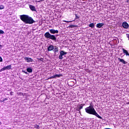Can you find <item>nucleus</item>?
<instances>
[{"instance_id":"obj_6","label":"nucleus","mask_w":129,"mask_h":129,"mask_svg":"<svg viewBox=\"0 0 129 129\" xmlns=\"http://www.w3.org/2000/svg\"><path fill=\"white\" fill-rule=\"evenodd\" d=\"M49 32L50 34H58V33H59V31H58V30H55L53 29H50Z\"/></svg>"},{"instance_id":"obj_21","label":"nucleus","mask_w":129,"mask_h":129,"mask_svg":"<svg viewBox=\"0 0 129 129\" xmlns=\"http://www.w3.org/2000/svg\"><path fill=\"white\" fill-rule=\"evenodd\" d=\"M5 9V6L4 5H0V10H4Z\"/></svg>"},{"instance_id":"obj_25","label":"nucleus","mask_w":129,"mask_h":129,"mask_svg":"<svg viewBox=\"0 0 129 129\" xmlns=\"http://www.w3.org/2000/svg\"><path fill=\"white\" fill-rule=\"evenodd\" d=\"M2 71H5V69H4V68H3L2 69H1L0 70V72H2Z\"/></svg>"},{"instance_id":"obj_33","label":"nucleus","mask_w":129,"mask_h":129,"mask_svg":"<svg viewBox=\"0 0 129 129\" xmlns=\"http://www.w3.org/2000/svg\"><path fill=\"white\" fill-rule=\"evenodd\" d=\"M126 104H129V101L126 103Z\"/></svg>"},{"instance_id":"obj_16","label":"nucleus","mask_w":129,"mask_h":129,"mask_svg":"<svg viewBox=\"0 0 129 129\" xmlns=\"http://www.w3.org/2000/svg\"><path fill=\"white\" fill-rule=\"evenodd\" d=\"M60 54L62 55V56H64V55H66L67 54V52H64L63 50L60 51Z\"/></svg>"},{"instance_id":"obj_8","label":"nucleus","mask_w":129,"mask_h":129,"mask_svg":"<svg viewBox=\"0 0 129 129\" xmlns=\"http://www.w3.org/2000/svg\"><path fill=\"white\" fill-rule=\"evenodd\" d=\"M24 60H25V61H27L28 63H30V62H34V60L30 57H24Z\"/></svg>"},{"instance_id":"obj_24","label":"nucleus","mask_w":129,"mask_h":129,"mask_svg":"<svg viewBox=\"0 0 129 129\" xmlns=\"http://www.w3.org/2000/svg\"><path fill=\"white\" fill-rule=\"evenodd\" d=\"M0 34H5V32L3 30H0Z\"/></svg>"},{"instance_id":"obj_5","label":"nucleus","mask_w":129,"mask_h":129,"mask_svg":"<svg viewBox=\"0 0 129 129\" xmlns=\"http://www.w3.org/2000/svg\"><path fill=\"white\" fill-rule=\"evenodd\" d=\"M54 47H55V46H54L53 45H51V44H49V46L47 47L48 52L53 51V50H54Z\"/></svg>"},{"instance_id":"obj_32","label":"nucleus","mask_w":129,"mask_h":129,"mask_svg":"<svg viewBox=\"0 0 129 129\" xmlns=\"http://www.w3.org/2000/svg\"><path fill=\"white\" fill-rule=\"evenodd\" d=\"M81 105H82V106H84V105H85V104H81Z\"/></svg>"},{"instance_id":"obj_1","label":"nucleus","mask_w":129,"mask_h":129,"mask_svg":"<svg viewBox=\"0 0 129 129\" xmlns=\"http://www.w3.org/2000/svg\"><path fill=\"white\" fill-rule=\"evenodd\" d=\"M85 110L87 113H88L89 114H92L93 115H95V116L98 117V118L102 119V117L100 116V115H99L98 113H97V112L95 110V109H94V107H93V105H92V104H90L89 107L85 108Z\"/></svg>"},{"instance_id":"obj_11","label":"nucleus","mask_w":129,"mask_h":129,"mask_svg":"<svg viewBox=\"0 0 129 129\" xmlns=\"http://www.w3.org/2000/svg\"><path fill=\"white\" fill-rule=\"evenodd\" d=\"M118 60L119 61V62H121V63H122L123 64H126V63H127V62L125 61L123 59L119 57L118 58Z\"/></svg>"},{"instance_id":"obj_18","label":"nucleus","mask_w":129,"mask_h":129,"mask_svg":"<svg viewBox=\"0 0 129 129\" xmlns=\"http://www.w3.org/2000/svg\"><path fill=\"white\" fill-rule=\"evenodd\" d=\"M89 26L90 28H92H92H94V23H91L89 24Z\"/></svg>"},{"instance_id":"obj_29","label":"nucleus","mask_w":129,"mask_h":129,"mask_svg":"<svg viewBox=\"0 0 129 129\" xmlns=\"http://www.w3.org/2000/svg\"><path fill=\"white\" fill-rule=\"evenodd\" d=\"M6 100H8V98H5L3 100V102H5V101H6Z\"/></svg>"},{"instance_id":"obj_9","label":"nucleus","mask_w":129,"mask_h":129,"mask_svg":"<svg viewBox=\"0 0 129 129\" xmlns=\"http://www.w3.org/2000/svg\"><path fill=\"white\" fill-rule=\"evenodd\" d=\"M61 76H62V75H61V74L55 75H54V76H52L50 77V79H54V78H57L61 77Z\"/></svg>"},{"instance_id":"obj_31","label":"nucleus","mask_w":129,"mask_h":129,"mask_svg":"<svg viewBox=\"0 0 129 129\" xmlns=\"http://www.w3.org/2000/svg\"><path fill=\"white\" fill-rule=\"evenodd\" d=\"M13 93H14V92H11L10 93V95H13Z\"/></svg>"},{"instance_id":"obj_7","label":"nucleus","mask_w":129,"mask_h":129,"mask_svg":"<svg viewBox=\"0 0 129 129\" xmlns=\"http://www.w3.org/2000/svg\"><path fill=\"white\" fill-rule=\"evenodd\" d=\"M122 26L123 28H124V29H128L129 25L126 22H123L122 24Z\"/></svg>"},{"instance_id":"obj_23","label":"nucleus","mask_w":129,"mask_h":129,"mask_svg":"<svg viewBox=\"0 0 129 129\" xmlns=\"http://www.w3.org/2000/svg\"><path fill=\"white\" fill-rule=\"evenodd\" d=\"M75 15L76 16V19L78 20V19H79V16L77 14H75Z\"/></svg>"},{"instance_id":"obj_27","label":"nucleus","mask_w":129,"mask_h":129,"mask_svg":"<svg viewBox=\"0 0 129 129\" xmlns=\"http://www.w3.org/2000/svg\"><path fill=\"white\" fill-rule=\"evenodd\" d=\"M40 61H41L42 62H43V60H44V58L41 57L40 59H39Z\"/></svg>"},{"instance_id":"obj_14","label":"nucleus","mask_w":129,"mask_h":129,"mask_svg":"<svg viewBox=\"0 0 129 129\" xmlns=\"http://www.w3.org/2000/svg\"><path fill=\"white\" fill-rule=\"evenodd\" d=\"M27 72H28L29 73H32L33 72V69H32L31 68H28L27 69Z\"/></svg>"},{"instance_id":"obj_30","label":"nucleus","mask_w":129,"mask_h":129,"mask_svg":"<svg viewBox=\"0 0 129 129\" xmlns=\"http://www.w3.org/2000/svg\"><path fill=\"white\" fill-rule=\"evenodd\" d=\"M65 23H70L71 21H64Z\"/></svg>"},{"instance_id":"obj_35","label":"nucleus","mask_w":129,"mask_h":129,"mask_svg":"<svg viewBox=\"0 0 129 129\" xmlns=\"http://www.w3.org/2000/svg\"><path fill=\"white\" fill-rule=\"evenodd\" d=\"M0 102H3V101H2V100H1Z\"/></svg>"},{"instance_id":"obj_36","label":"nucleus","mask_w":129,"mask_h":129,"mask_svg":"<svg viewBox=\"0 0 129 129\" xmlns=\"http://www.w3.org/2000/svg\"><path fill=\"white\" fill-rule=\"evenodd\" d=\"M74 98H76V97H75Z\"/></svg>"},{"instance_id":"obj_34","label":"nucleus","mask_w":129,"mask_h":129,"mask_svg":"<svg viewBox=\"0 0 129 129\" xmlns=\"http://www.w3.org/2000/svg\"><path fill=\"white\" fill-rule=\"evenodd\" d=\"M1 124H2V122L0 121V125H1Z\"/></svg>"},{"instance_id":"obj_26","label":"nucleus","mask_w":129,"mask_h":129,"mask_svg":"<svg viewBox=\"0 0 129 129\" xmlns=\"http://www.w3.org/2000/svg\"><path fill=\"white\" fill-rule=\"evenodd\" d=\"M22 72H23L24 73H25V74H28V72L27 71H26L23 70Z\"/></svg>"},{"instance_id":"obj_22","label":"nucleus","mask_w":129,"mask_h":129,"mask_svg":"<svg viewBox=\"0 0 129 129\" xmlns=\"http://www.w3.org/2000/svg\"><path fill=\"white\" fill-rule=\"evenodd\" d=\"M76 26L75 25H70L69 26V28H75Z\"/></svg>"},{"instance_id":"obj_15","label":"nucleus","mask_w":129,"mask_h":129,"mask_svg":"<svg viewBox=\"0 0 129 129\" xmlns=\"http://www.w3.org/2000/svg\"><path fill=\"white\" fill-rule=\"evenodd\" d=\"M123 52L124 54H125L126 56H127L128 54V52H127V50L124 49V48H122Z\"/></svg>"},{"instance_id":"obj_19","label":"nucleus","mask_w":129,"mask_h":129,"mask_svg":"<svg viewBox=\"0 0 129 129\" xmlns=\"http://www.w3.org/2000/svg\"><path fill=\"white\" fill-rule=\"evenodd\" d=\"M34 128H35L40 129V125H37V124H35L34 125Z\"/></svg>"},{"instance_id":"obj_17","label":"nucleus","mask_w":129,"mask_h":129,"mask_svg":"<svg viewBox=\"0 0 129 129\" xmlns=\"http://www.w3.org/2000/svg\"><path fill=\"white\" fill-rule=\"evenodd\" d=\"M83 108V106H81L79 107V108L77 109L78 111H79V113H80L81 112L80 111L81 109H82Z\"/></svg>"},{"instance_id":"obj_28","label":"nucleus","mask_w":129,"mask_h":129,"mask_svg":"<svg viewBox=\"0 0 129 129\" xmlns=\"http://www.w3.org/2000/svg\"><path fill=\"white\" fill-rule=\"evenodd\" d=\"M0 62H3V58L2 56H0Z\"/></svg>"},{"instance_id":"obj_12","label":"nucleus","mask_w":129,"mask_h":129,"mask_svg":"<svg viewBox=\"0 0 129 129\" xmlns=\"http://www.w3.org/2000/svg\"><path fill=\"white\" fill-rule=\"evenodd\" d=\"M104 26V23H98L96 24V27L98 28L99 29H100L102 27H103Z\"/></svg>"},{"instance_id":"obj_2","label":"nucleus","mask_w":129,"mask_h":129,"mask_svg":"<svg viewBox=\"0 0 129 129\" xmlns=\"http://www.w3.org/2000/svg\"><path fill=\"white\" fill-rule=\"evenodd\" d=\"M20 19L21 21L24 22V23H25V24H34V23H36V21H35L34 19H32V17L28 15H21Z\"/></svg>"},{"instance_id":"obj_13","label":"nucleus","mask_w":129,"mask_h":129,"mask_svg":"<svg viewBox=\"0 0 129 129\" xmlns=\"http://www.w3.org/2000/svg\"><path fill=\"white\" fill-rule=\"evenodd\" d=\"M4 68L5 70H10V69H12V65L10 64L7 67H4Z\"/></svg>"},{"instance_id":"obj_4","label":"nucleus","mask_w":129,"mask_h":129,"mask_svg":"<svg viewBox=\"0 0 129 129\" xmlns=\"http://www.w3.org/2000/svg\"><path fill=\"white\" fill-rule=\"evenodd\" d=\"M52 51H53L54 55H55V56H56V55L57 54L58 52H59V49H58V46L55 45Z\"/></svg>"},{"instance_id":"obj_3","label":"nucleus","mask_w":129,"mask_h":129,"mask_svg":"<svg viewBox=\"0 0 129 129\" xmlns=\"http://www.w3.org/2000/svg\"><path fill=\"white\" fill-rule=\"evenodd\" d=\"M44 36L46 39H48V40H52V41H54V42H56L57 40V38H56V36L54 35L50 34V32H46Z\"/></svg>"},{"instance_id":"obj_20","label":"nucleus","mask_w":129,"mask_h":129,"mask_svg":"<svg viewBox=\"0 0 129 129\" xmlns=\"http://www.w3.org/2000/svg\"><path fill=\"white\" fill-rule=\"evenodd\" d=\"M58 58L60 60H62V59H63V55L60 54H59V56H58Z\"/></svg>"},{"instance_id":"obj_10","label":"nucleus","mask_w":129,"mask_h":129,"mask_svg":"<svg viewBox=\"0 0 129 129\" xmlns=\"http://www.w3.org/2000/svg\"><path fill=\"white\" fill-rule=\"evenodd\" d=\"M29 8L30 9V10L31 11H33V12H36L37 11V10H36V8L35 7V6H33V5H29Z\"/></svg>"}]
</instances>
